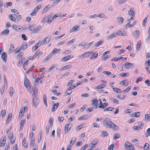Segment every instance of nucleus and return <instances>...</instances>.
Returning a JSON list of instances; mask_svg holds the SVG:
<instances>
[{
    "label": "nucleus",
    "mask_w": 150,
    "mask_h": 150,
    "mask_svg": "<svg viewBox=\"0 0 150 150\" xmlns=\"http://www.w3.org/2000/svg\"><path fill=\"white\" fill-rule=\"evenodd\" d=\"M103 125L107 128H113V123L108 117H106L103 121Z\"/></svg>",
    "instance_id": "f257e3e1"
},
{
    "label": "nucleus",
    "mask_w": 150,
    "mask_h": 150,
    "mask_svg": "<svg viewBox=\"0 0 150 150\" xmlns=\"http://www.w3.org/2000/svg\"><path fill=\"white\" fill-rule=\"evenodd\" d=\"M125 147L127 150H135L132 144L128 141H126L125 142Z\"/></svg>",
    "instance_id": "f03ea898"
},
{
    "label": "nucleus",
    "mask_w": 150,
    "mask_h": 150,
    "mask_svg": "<svg viewBox=\"0 0 150 150\" xmlns=\"http://www.w3.org/2000/svg\"><path fill=\"white\" fill-rule=\"evenodd\" d=\"M33 97V106L36 107L39 105V100H38L37 96H34Z\"/></svg>",
    "instance_id": "7ed1b4c3"
},
{
    "label": "nucleus",
    "mask_w": 150,
    "mask_h": 150,
    "mask_svg": "<svg viewBox=\"0 0 150 150\" xmlns=\"http://www.w3.org/2000/svg\"><path fill=\"white\" fill-rule=\"evenodd\" d=\"M52 38V36H47L46 38L44 39L42 42H40L41 45H44L49 43Z\"/></svg>",
    "instance_id": "20e7f679"
},
{
    "label": "nucleus",
    "mask_w": 150,
    "mask_h": 150,
    "mask_svg": "<svg viewBox=\"0 0 150 150\" xmlns=\"http://www.w3.org/2000/svg\"><path fill=\"white\" fill-rule=\"evenodd\" d=\"M74 57V56L72 54H70L62 58L61 60L63 62H66L71 59L72 58Z\"/></svg>",
    "instance_id": "39448f33"
},
{
    "label": "nucleus",
    "mask_w": 150,
    "mask_h": 150,
    "mask_svg": "<svg viewBox=\"0 0 150 150\" xmlns=\"http://www.w3.org/2000/svg\"><path fill=\"white\" fill-rule=\"evenodd\" d=\"M33 93L32 96H37L38 89L37 85H35L33 88Z\"/></svg>",
    "instance_id": "423d86ee"
},
{
    "label": "nucleus",
    "mask_w": 150,
    "mask_h": 150,
    "mask_svg": "<svg viewBox=\"0 0 150 150\" xmlns=\"http://www.w3.org/2000/svg\"><path fill=\"white\" fill-rule=\"evenodd\" d=\"M9 18H10L13 21H14L16 22H18V20L17 19V20L16 19V18H18V16L17 15L15 14H12L10 15L9 16Z\"/></svg>",
    "instance_id": "0eeeda50"
},
{
    "label": "nucleus",
    "mask_w": 150,
    "mask_h": 150,
    "mask_svg": "<svg viewBox=\"0 0 150 150\" xmlns=\"http://www.w3.org/2000/svg\"><path fill=\"white\" fill-rule=\"evenodd\" d=\"M140 32L138 30H136L134 31L133 33V34L134 37L136 39H137L140 35Z\"/></svg>",
    "instance_id": "6e6552de"
},
{
    "label": "nucleus",
    "mask_w": 150,
    "mask_h": 150,
    "mask_svg": "<svg viewBox=\"0 0 150 150\" xmlns=\"http://www.w3.org/2000/svg\"><path fill=\"white\" fill-rule=\"evenodd\" d=\"M24 85L25 87L28 88L29 86H30L29 84H30V83H29V81L28 79L25 76V79L24 80Z\"/></svg>",
    "instance_id": "1a4fd4ad"
},
{
    "label": "nucleus",
    "mask_w": 150,
    "mask_h": 150,
    "mask_svg": "<svg viewBox=\"0 0 150 150\" xmlns=\"http://www.w3.org/2000/svg\"><path fill=\"white\" fill-rule=\"evenodd\" d=\"M116 34L117 35L120 36H125L127 35L125 32L120 30H118Z\"/></svg>",
    "instance_id": "9d476101"
},
{
    "label": "nucleus",
    "mask_w": 150,
    "mask_h": 150,
    "mask_svg": "<svg viewBox=\"0 0 150 150\" xmlns=\"http://www.w3.org/2000/svg\"><path fill=\"white\" fill-rule=\"evenodd\" d=\"M80 29V27L79 26H75L70 30L71 33L75 32L77 31Z\"/></svg>",
    "instance_id": "9b49d317"
},
{
    "label": "nucleus",
    "mask_w": 150,
    "mask_h": 150,
    "mask_svg": "<svg viewBox=\"0 0 150 150\" xmlns=\"http://www.w3.org/2000/svg\"><path fill=\"white\" fill-rule=\"evenodd\" d=\"M59 104V103H57L53 105L52 111V112H54L57 108Z\"/></svg>",
    "instance_id": "f8f14e48"
},
{
    "label": "nucleus",
    "mask_w": 150,
    "mask_h": 150,
    "mask_svg": "<svg viewBox=\"0 0 150 150\" xmlns=\"http://www.w3.org/2000/svg\"><path fill=\"white\" fill-rule=\"evenodd\" d=\"M108 105V103H102L101 104L99 105L98 107L99 108L104 109Z\"/></svg>",
    "instance_id": "ddd939ff"
},
{
    "label": "nucleus",
    "mask_w": 150,
    "mask_h": 150,
    "mask_svg": "<svg viewBox=\"0 0 150 150\" xmlns=\"http://www.w3.org/2000/svg\"><path fill=\"white\" fill-rule=\"evenodd\" d=\"M134 9L133 7L131 8L128 11V13L129 15L131 16H134L135 14V11H134Z\"/></svg>",
    "instance_id": "4468645a"
},
{
    "label": "nucleus",
    "mask_w": 150,
    "mask_h": 150,
    "mask_svg": "<svg viewBox=\"0 0 150 150\" xmlns=\"http://www.w3.org/2000/svg\"><path fill=\"white\" fill-rule=\"evenodd\" d=\"M1 57L4 61L6 62V59L7 57V54L5 52H3L1 56Z\"/></svg>",
    "instance_id": "2eb2a0df"
},
{
    "label": "nucleus",
    "mask_w": 150,
    "mask_h": 150,
    "mask_svg": "<svg viewBox=\"0 0 150 150\" xmlns=\"http://www.w3.org/2000/svg\"><path fill=\"white\" fill-rule=\"evenodd\" d=\"M61 51L60 49H56L55 48L51 52V54L52 55H53L55 53H58Z\"/></svg>",
    "instance_id": "dca6fc26"
},
{
    "label": "nucleus",
    "mask_w": 150,
    "mask_h": 150,
    "mask_svg": "<svg viewBox=\"0 0 150 150\" xmlns=\"http://www.w3.org/2000/svg\"><path fill=\"white\" fill-rule=\"evenodd\" d=\"M98 142V141L97 140H95L93 141L90 144V145H91V148L93 149V148L97 144Z\"/></svg>",
    "instance_id": "f3484780"
},
{
    "label": "nucleus",
    "mask_w": 150,
    "mask_h": 150,
    "mask_svg": "<svg viewBox=\"0 0 150 150\" xmlns=\"http://www.w3.org/2000/svg\"><path fill=\"white\" fill-rule=\"evenodd\" d=\"M88 118V115H85L82 116V117H79L78 118V120H84L86 119H87Z\"/></svg>",
    "instance_id": "a211bd4d"
},
{
    "label": "nucleus",
    "mask_w": 150,
    "mask_h": 150,
    "mask_svg": "<svg viewBox=\"0 0 150 150\" xmlns=\"http://www.w3.org/2000/svg\"><path fill=\"white\" fill-rule=\"evenodd\" d=\"M40 41L35 45V46L33 48V51H35L40 46L41 44L39 43Z\"/></svg>",
    "instance_id": "6ab92c4d"
},
{
    "label": "nucleus",
    "mask_w": 150,
    "mask_h": 150,
    "mask_svg": "<svg viewBox=\"0 0 150 150\" xmlns=\"http://www.w3.org/2000/svg\"><path fill=\"white\" fill-rule=\"evenodd\" d=\"M71 128V127H69V125L68 124H66L65 127V133L66 132H68L70 130Z\"/></svg>",
    "instance_id": "aec40b11"
},
{
    "label": "nucleus",
    "mask_w": 150,
    "mask_h": 150,
    "mask_svg": "<svg viewBox=\"0 0 150 150\" xmlns=\"http://www.w3.org/2000/svg\"><path fill=\"white\" fill-rule=\"evenodd\" d=\"M76 141V138L74 137H72L69 146H72L74 144Z\"/></svg>",
    "instance_id": "412c9836"
},
{
    "label": "nucleus",
    "mask_w": 150,
    "mask_h": 150,
    "mask_svg": "<svg viewBox=\"0 0 150 150\" xmlns=\"http://www.w3.org/2000/svg\"><path fill=\"white\" fill-rule=\"evenodd\" d=\"M41 26L39 25L36 28L34 29L33 30V31L34 33H36L40 30L41 28Z\"/></svg>",
    "instance_id": "4be33fe9"
},
{
    "label": "nucleus",
    "mask_w": 150,
    "mask_h": 150,
    "mask_svg": "<svg viewBox=\"0 0 150 150\" xmlns=\"http://www.w3.org/2000/svg\"><path fill=\"white\" fill-rule=\"evenodd\" d=\"M89 56V55L88 54V52L85 53L81 55V56H79V58H84V57H88Z\"/></svg>",
    "instance_id": "5701e85b"
},
{
    "label": "nucleus",
    "mask_w": 150,
    "mask_h": 150,
    "mask_svg": "<svg viewBox=\"0 0 150 150\" xmlns=\"http://www.w3.org/2000/svg\"><path fill=\"white\" fill-rule=\"evenodd\" d=\"M12 116V114L11 113H10L9 114L8 117L7 119L6 122H8V123H9L10 121L11 120Z\"/></svg>",
    "instance_id": "b1692460"
},
{
    "label": "nucleus",
    "mask_w": 150,
    "mask_h": 150,
    "mask_svg": "<svg viewBox=\"0 0 150 150\" xmlns=\"http://www.w3.org/2000/svg\"><path fill=\"white\" fill-rule=\"evenodd\" d=\"M141 41L138 42L136 45V50L138 51L140 49V47H141L142 43Z\"/></svg>",
    "instance_id": "393cba45"
},
{
    "label": "nucleus",
    "mask_w": 150,
    "mask_h": 150,
    "mask_svg": "<svg viewBox=\"0 0 150 150\" xmlns=\"http://www.w3.org/2000/svg\"><path fill=\"white\" fill-rule=\"evenodd\" d=\"M140 115V113L139 112H136L132 114V116L137 117L139 116Z\"/></svg>",
    "instance_id": "a878e982"
},
{
    "label": "nucleus",
    "mask_w": 150,
    "mask_h": 150,
    "mask_svg": "<svg viewBox=\"0 0 150 150\" xmlns=\"http://www.w3.org/2000/svg\"><path fill=\"white\" fill-rule=\"evenodd\" d=\"M113 90L114 91L118 93H121L122 92L121 90L118 88H113Z\"/></svg>",
    "instance_id": "bb28decb"
},
{
    "label": "nucleus",
    "mask_w": 150,
    "mask_h": 150,
    "mask_svg": "<svg viewBox=\"0 0 150 150\" xmlns=\"http://www.w3.org/2000/svg\"><path fill=\"white\" fill-rule=\"evenodd\" d=\"M108 133L106 131H103L101 133V137H105L108 136Z\"/></svg>",
    "instance_id": "cd10ccee"
},
{
    "label": "nucleus",
    "mask_w": 150,
    "mask_h": 150,
    "mask_svg": "<svg viewBox=\"0 0 150 150\" xmlns=\"http://www.w3.org/2000/svg\"><path fill=\"white\" fill-rule=\"evenodd\" d=\"M117 35L116 33H113L111 35H109L108 37V39H112V38L115 37Z\"/></svg>",
    "instance_id": "c85d7f7f"
},
{
    "label": "nucleus",
    "mask_w": 150,
    "mask_h": 150,
    "mask_svg": "<svg viewBox=\"0 0 150 150\" xmlns=\"http://www.w3.org/2000/svg\"><path fill=\"white\" fill-rule=\"evenodd\" d=\"M145 135L146 137H148L150 136V128H148L146 130L145 133Z\"/></svg>",
    "instance_id": "c756f323"
},
{
    "label": "nucleus",
    "mask_w": 150,
    "mask_h": 150,
    "mask_svg": "<svg viewBox=\"0 0 150 150\" xmlns=\"http://www.w3.org/2000/svg\"><path fill=\"white\" fill-rule=\"evenodd\" d=\"M22 145L24 147L27 148L28 145V144L26 143V140L25 138L24 137L23 140L22 142Z\"/></svg>",
    "instance_id": "7c9ffc66"
},
{
    "label": "nucleus",
    "mask_w": 150,
    "mask_h": 150,
    "mask_svg": "<svg viewBox=\"0 0 150 150\" xmlns=\"http://www.w3.org/2000/svg\"><path fill=\"white\" fill-rule=\"evenodd\" d=\"M104 42L103 40H100L95 45V47H98L100 45L103 44Z\"/></svg>",
    "instance_id": "2f4dec72"
},
{
    "label": "nucleus",
    "mask_w": 150,
    "mask_h": 150,
    "mask_svg": "<svg viewBox=\"0 0 150 150\" xmlns=\"http://www.w3.org/2000/svg\"><path fill=\"white\" fill-rule=\"evenodd\" d=\"M9 33V30L8 29H6L3 31L1 33V34L2 35H8V34Z\"/></svg>",
    "instance_id": "473e14b6"
},
{
    "label": "nucleus",
    "mask_w": 150,
    "mask_h": 150,
    "mask_svg": "<svg viewBox=\"0 0 150 150\" xmlns=\"http://www.w3.org/2000/svg\"><path fill=\"white\" fill-rule=\"evenodd\" d=\"M125 66L126 67L127 69H129V67H131L133 65V64L127 62L125 64Z\"/></svg>",
    "instance_id": "72a5a7b5"
},
{
    "label": "nucleus",
    "mask_w": 150,
    "mask_h": 150,
    "mask_svg": "<svg viewBox=\"0 0 150 150\" xmlns=\"http://www.w3.org/2000/svg\"><path fill=\"white\" fill-rule=\"evenodd\" d=\"M50 6L49 5H48L46 6L44 8V9L42 12V13H45L47 12L48 10L50 8Z\"/></svg>",
    "instance_id": "f704fd0d"
},
{
    "label": "nucleus",
    "mask_w": 150,
    "mask_h": 150,
    "mask_svg": "<svg viewBox=\"0 0 150 150\" xmlns=\"http://www.w3.org/2000/svg\"><path fill=\"white\" fill-rule=\"evenodd\" d=\"M25 122V120H22L20 122V129H22Z\"/></svg>",
    "instance_id": "c9c22d12"
},
{
    "label": "nucleus",
    "mask_w": 150,
    "mask_h": 150,
    "mask_svg": "<svg viewBox=\"0 0 150 150\" xmlns=\"http://www.w3.org/2000/svg\"><path fill=\"white\" fill-rule=\"evenodd\" d=\"M25 60V59H20L19 62L18 63V66H20L22 64L23 62H24Z\"/></svg>",
    "instance_id": "e433bc0d"
},
{
    "label": "nucleus",
    "mask_w": 150,
    "mask_h": 150,
    "mask_svg": "<svg viewBox=\"0 0 150 150\" xmlns=\"http://www.w3.org/2000/svg\"><path fill=\"white\" fill-rule=\"evenodd\" d=\"M92 104L96 105H97L98 104V101L97 98H94L92 100Z\"/></svg>",
    "instance_id": "4c0bfd02"
},
{
    "label": "nucleus",
    "mask_w": 150,
    "mask_h": 150,
    "mask_svg": "<svg viewBox=\"0 0 150 150\" xmlns=\"http://www.w3.org/2000/svg\"><path fill=\"white\" fill-rule=\"evenodd\" d=\"M145 120L146 121H150V116L149 114H146L145 115Z\"/></svg>",
    "instance_id": "58836bf2"
},
{
    "label": "nucleus",
    "mask_w": 150,
    "mask_h": 150,
    "mask_svg": "<svg viewBox=\"0 0 150 150\" xmlns=\"http://www.w3.org/2000/svg\"><path fill=\"white\" fill-rule=\"evenodd\" d=\"M120 137V135L118 133H115L114 134L113 139L116 140L118 139Z\"/></svg>",
    "instance_id": "ea45409f"
},
{
    "label": "nucleus",
    "mask_w": 150,
    "mask_h": 150,
    "mask_svg": "<svg viewBox=\"0 0 150 150\" xmlns=\"http://www.w3.org/2000/svg\"><path fill=\"white\" fill-rule=\"evenodd\" d=\"M93 41H92L90 42L89 43H85V47H87V48H88L90 47H91L93 44Z\"/></svg>",
    "instance_id": "a19ab883"
},
{
    "label": "nucleus",
    "mask_w": 150,
    "mask_h": 150,
    "mask_svg": "<svg viewBox=\"0 0 150 150\" xmlns=\"http://www.w3.org/2000/svg\"><path fill=\"white\" fill-rule=\"evenodd\" d=\"M42 5L39 4L34 9V10L36 12L39 11V10L41 8Z\"/></svg>",
    "instance_id": "79ce46f5"
},
{
    "label": "nucleus",
    "mask_w": 150,
    "mask_h": 150,
    "mask_svg": "<svg viewBox=\"0 0 150 150\" xmlns=\"http://www.w3.org/2000/svg\"><path fill=\"white\" fill-rule=\"evenodd\" d=\"M114 108L109 107L104 109L103 110V111L104 112L107 111H112V110H114Z\"/></svg>",
    "instance_id": "37998d69"
},
{
    "label": "nucleus",
    "mask_w": 150,
    "mask_h": 150,
    "mask_svg": "<svg viewBox=\"0 0 150 150\" xmlns=\"http://www.w3.org/2000/svg\"><path fill=\"white\" fill-rule=\"evenodd\" d=\"M72 93L71 91V87L70 86L69 89H67L66 91V93L68 95H70Z\"/></svg>",
    "instance_id": "c03bdc74"
},
{
    "label": "nucleus",
    "mask_w": 150,
    "mask_h": 150,
    "mask_svg": "<svg viewBox=\"0 0 150 150\" xmlns=\"http://www.w3.org/2000/svg\"><path fill=\"white\" fill-rule=\"evenodd\" d=\"M142 124L141 125H139L138 126H134L133 127V129L135 130H137L142 129L141 128V126L142 125Z\"/></svg>",
    "instance_id": "a18cd8bd"
},
{
    "label": "nucleus",
    "mask_w": 150,
    "mask_h": 150,
    "mask_svg": "<svg viewBox=\"0 0 150 150\" xmlns=\"http://www.w3.org/2000/svg\"><path fill=\"white\" fill-rule=\"evenodd\" d=\"M14 92L15 91L14 90L13 87H10V96L11 97L13 96V93H14Z\"/></svg>",
    "instance_id": "49530a36"
},
{
    "label": "nucleus",
    "mask_w": 150,
    "mask_h": 150,
    "mask_svg": "<svg viewBox=\"0 0 150 150\" xmlns=\"http://www.w3.org/2000/svg\"><path fill=\"white\" fill-rule=\"evenodd\" d=\"M12 5V3L11 2H9L8 3H6L4 5V6L6 8H8V6H11Z\"/></svg>",
    "instance_id": "de8ad7c7"
},
{
    "label": "nucleus",
    "mask_w": 150,
    "mask_h": 150,
    "mask_svg": "<svg viewBox=\"0 0 150 150\" xmlns=\"http://www.w3.org/2000/svg\"><path fill=\"white\" fill-rule=\"evenodd\" d=\"M149 144L148 143H146L145 144L144 147V150H147L149 149Z\"/></svg>",
    "instance_id": "09e8293b"
},
{
    "label": "nucleus",
    "mask_w": 150,
    "mask_h": 150,
    "mask_svg": "<svg viewBox=\"0 0 150 150\" xmlns=\"http://www.w3.org/2000/svg\"><path fill=\"white\" fill-rule=\"evenodd\" d=\"M27 45L26 43H24V44H23L21 47V49L23 50H25L27 47Z\"/></svg>",
    "instance_id": "8fccbe9b"
},
{
    "label": "nucleus",
    "mask_w": 150,
    "mask_h": 150,
    "mask_svg": "<svg viewBox=\"0 0 150 150\" xmlns=\"http://www.w3.org/2000/svg\"><path fill=\"white\" fill-rule=\"evenodd\" d=\"M24 114L23 109L21 108L20 111L19 116H21L22 117L23 115Z\"/></svg>",
    "instance_id": "3c124183"
},
{
    "label": "nucleus",
    "mask_w": 150,
    "mask_h": 150,
    "mask_svg": "<svg viewBox=\"0 0 150 150\" xmlns=\"http://www.w3.org/2000/svg\"><path fill=\"white\" fill-rule=\"evenodd\" d=\"M61 132V131L60 129L58 128L57 132V135L58 137H60Z\"/></svg>",
    "instance_id": "603ef678"
},
{
    "label": "nucleus",
    "mask_w": 150,
    "mask_h": 150,
    "mask_svg": "<svg viewBox=\"0 0 150 150\" xmlns=\"http://www.w3.org/2000/svg\"><path fill=\"white\" fill-rule=\"evenodd\" d=\"M14 47L13 44H11V47L9 50L10 53L12 52L14 50Z\"/></svg>",
    "instance_id": "864d4df0"
},
{
    "label": "nucleus",
    "mask_w": 150,
    "mask_h": 150,
    "mask_svg": "<svg viewBox=\"0 0 150 150\" xmlns=\"http://www.w3.org/2000/svg\"><path fill=\"white\" fill-rule=\"evenodd\" d=\"M128 75L129 73L128 72H127L126 73H123L121 74L120 76L123 77H126Z\"/></svg>",
    "instance_id": "5fc2aeb1"
},
{
    "label": "nucleus",
    "mask_w": 150,
    "mask_h": 150,
    "mask_svg": "<svg viewBox=\"0 0 150 150\" xmlns=\"http://www.w3.org/2000/svg\"><path fill=\"white\" fill-rule=\"evenodd\" d=\"M127 0H117V2L120 4H122V3H124L126 2Z\"/></svg>",
    "instance_id": "6e6d98bb"
},
{
    "label": "nucleus",
    "mask_w": 150,
    "mask_h": 150,
    "mask_svg": "<svg viewBox=\"0 0 150 150\" xmlns=\"http://www.w3.org/2000/svg\"><path fill=\"white\" fill-rule=\"evenodd\" d=\"M16 30L19 32L21 31L22 30V27L18 25H17V27Z\"/></svg>",
    "instance_id": "4d7b16f0"
},
{
    "label": "nucleus",
    "mask_w": 150,
    "mask_h": 150,
    "mask_svg": "<svg viewBox=\"0 0 150 150\" xmlns=\"http://www.w3.org/2000/svg\"><path fill=\"white\" fill-rule=\"evenodd\" d=\"M53 55H52L51 53L47 57H46L44 61L47 62L49 59Z\"/></svg>",
    "instance_id": "13d9d810"
},
{
    "label": "nucleus",
    "mask_w": 150,
    "mask_h": 150,
    "mask_svg": "<svg viewBox=\"0 0 150 150\" xmlns=\"http://www.w3.org/2000/svg\"><path fill=\"white\" fill-rule=\"evenodd\" d=\"M148 16V15L147 16V17L144 18L142 22V25L144 27L145 26V24L146 23Z\"/></svg>",
    "instance_id": "bf43d9fd"
},
{
    "label": "nucleus",
    "mask_w": 150,
    "mask_h": 150,
    "mask_svg": "<svg viewBox=\"0 0 150 150\" xmlns=\"http://www.w3.org/2000/svg\"><path fill=\"white\" fill-rule=\"evenodd\" d=\"M47 17H44L41 20V22L42 23H45L47 22Z\"/></svg>",
    "instance_id": "052dcab7"
},
{
    "label": "nucleus",
    "mask_w": 150,
    "mask_h": 150,
    "mask_svg": "<svg viewBox=\"0 0 150 150\" xmlns=\"http://www.w3.org/2000/svg\"><path fill=\"white\" fill-rule=\"evenodd\" d=\"M40 53V50H38L35 53L34 57L35 58L37 55H38L39 56V54Z\"/></svg>",
    "instance_id": "680f3d73"
},
{
    "label": "nucleus",
    "mask_w": 150,
    "mask_h": 150,
    "mask_svg": "<svg viewBox=\"0 0 150 150\" xmlns=\"http://www.w3.org/2000/svg\"><path fill=\"white\" fill-rule=\"evenodd\" d=\"M50 129V127L49 126H47L46 127V133L47 134H48Z\"/></svg>",
    "instance_id": "e2e57ef3"
},
{
    "label": "nucleus",
    "mask_w": 150,
    "mask_h": 150,
    "mask_svg": "<svg viewBox=\"0 0 150 150\" xmlns=\"http://www.w3.org/2000/svg\"><path fill=\"white\" fill-rule=\"evenodd\" d=\"M131 89V86H129L128 88H127L126 89H125L124 91H123V92H124L125 93L128 92Z\"/></svg>",
    "instance_id": "0e129e2a"
},
{
    "label": "nucleus",
    "mask_w": 150,
    "mask_h": 150,
    "mask_svg": "<svg viewBox=\"0 0 150 150\" xmlns=\"http://www.w3.org/2000/svg\"><path fill=\"white\" fill-rule=\"evenodd\" d=\"M103 73L106 74L108 76H109L111 74V73L109 71H104L103 72Z\"/></svg>",
    "instance_id": "69168bd1"
},
{
    "label": "nucleus",
    "mask_w": 150,
    "mask_h": 150,
    "mask_svg": "<svg viewBox=\"0 0 150 150\" xmlns=\"http://www.w3.org/2000/svg\"><path fill=\"white\" fill-rule=\"evenodd\" d=\"M113 128L114 130H117L118 129V127L115 124L113 123Z\"/></svg>",
    "instance_id": "338daca9"
},
{
    "label": "nucleus",
    "mask_w": 150,
    "mask_h": 150,
    "mask_svg": "<svg viewBox=\"0 0 150 150\" xmlns=\"http://www.w3.org/2000/svg\"><path fill=\"white\" fill-rule=\"evenodd\" d=\"M88 144H86L80 150H85L88 147Z\"/></svg>",
    "instance_id": "774afa93"
}]
</instances>
